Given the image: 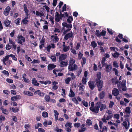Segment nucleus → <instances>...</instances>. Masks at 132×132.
<instances>
[{
    "label": "nucleus",
    "mask_w": 132,
    "mask_h": 132,
    "mask_svg": "<svg viewBox=\"0 0 132 132\" xmlns=\"http://www.w3.org/2000/svg\"><path fill=\"white\" fill-rule=\"evenodd\" d=\"M21 22V18H19L15 20V23L17 25H19L20 24Z\"/></svg>",
    "instance_id": "c756f323"
},
{
    "label": "nucleus",
    "mask_w": 132,
    "mask_h": 132,
    "mask_svg": "<svg viewBox=\"0 0 132 132\" xmlns=\"http://www.w3.org/2000/svg\"><path fill=\"white\" fill-rule=\"evenodd\" d=\"M68 64V63L67 62L62 61L60 62V66L61 67H64L67 66Z\"/></svg>",
    "instance_id": "6ab92c4d"
},
{
    "label": "nucleus",
    "mask_w": 132,
    "mask_h": 132,
    "mask_svg": "<svg viewBox=\"0 0 132 132\" xmlns=\"http://www.w3.org/2000/svg\"><path fill=\"white\" fill-rule=\"evenodd\" d=\"M82 82L83 84L85 85L87 82L86 78L83 77L82 80Z\"/></svg>",
    "instance_id": "5fc2aeb1"
},
{
    "label": "nucleus",
    "mask_w": 132,
    "mask_h": 132,
    "mask_svg": "<svg viewBox=\"0 0 132 132\" xmlns=\"http://www.w3.org/2000/svg\"><path fill=\"white\" fill-rule=\"evenodd\" d=\"M78 86L79 87V90L83 91L84 90L83 88L84 87V85H82L81 83H79V85H78Z\"/></svg>",
    "instance_id": "58836bf2"
},
{
    "label": "nucleus",
    "mask_w": 132,
    "mask_h": 132,
    "mask_svg": "<svg viewBox=\"0 0 132 132\" xmlns=\"http://www.w3.org/2000/svg\"><path fill=\"white\" fill-rule=\"evenodd\" d=\"M125 112L128 114H130L131 112L130 107H127L125 110Z\"/></svg>",
    "instance_id": "e433bc0d"
},
{
    "label": "nucleus",
    "mask_w": 132,
    "mask_h": 132,
    "mask_svg": "<svg viewBox=\"0 0 132 132\" xmlns=\"http://www.w3.org/2000/svg\"><path fill=\"white\" fill-rule=\"evenodd\" d=\"M72 101L76 104H78L79 103V102L78 100H77L76 98L75 97L73 98L72 99Z\"/></svg>",
    "instance_id": "de8ad7c7"
},
{
    "label": "nucleus",
    "mask_w": 132,
    "mask_h": 132,
    "mask_svg": "<svg viewBox=\"0 0 132 132\" xmlns=\"http://www.w3.org/2000/svg\"><path fill=\"white\" fill-rule=\"evenodd\" d=\"M22 23L24 24H27L29 23V21L27 19L24 20V19H22Z\"/></svg>",
    "instance_id": "37998d69"
},
{
    "label": "nucleus",
    "mask_w": 132,
    "mask_h": 132,
    "mask_svg": "<svg viewBox=\"0 0 132 132\" xmlns=\"http://www.w3.org/2000/svg\"><path fill=\"white\" fill-rule=\"evenodd\" d=\"M44 99L47 102H50L51 100L50 96L49 95H46L44 97Z\"/></svg>",
    "instance_id": "c85d7f7f"
},
{
    "label": "nucleus",
    "mask_w": 132,
    "mask_h": 132,
    "mask_svg": "<svg viewBox=\"0 0 132 132\" xmlns=\"http://www.w3.org/2000/svg\"><path fill=\"white\" fill-rule=\"evenodd\" d=\"M51 58L53 62H56V58L55 56L52 55L51 56Z\"/></svg>",
    "instance_id": "bf43d9fd"
},
{
    "label": "nucleus",
    "mask_w": 132,
    "mask_h": 132,
    "mask_svg": "<svg viewBox=\"0 0 132 132\" xmlns=\"http://www.w3.org/2000/svg\"><path fill=\"white\" fill-rule=\"evenodd\" d=\"M67 57V55L65 54H61L59 57V61L65 60Z\"/></svg>",
    "instance_id": "9d476101"
},
{
    "label": "nucleus",
    "mask_w": 132,
    "mask_h": 132,
    "mask_svg": "<svg viewBox=\"0 0 132 132\" xmlns=\"http://www.w3.org/2000/svg\"><path fill=\"white\" fill-rule=\"evenodd\" d=\"M40 62V61L39 60H36L34 59L33 61L31 62V63L33 64H35V63H39Z\"/></svg>",
    "instance_id": "052dcab7"
},
{
    "label": "nucleus",
    "mask_w": 132,
    "mask_h": 132,
    "mask_svg": "<svg viewBox=\"0 0 132 132\" xmlns=\"http://www.w3.org/2000/svg\"><path fill=\"white\" fill-rule=\"evenodd\" d=\"M12 110L13 112H16L19 111V109L17 107L16 108H12Z\"/></svg>",
    "instance_id": "79ce46f5"
},
{
    "label": "nucleus",
    "mask_w": 132,
    "mask_h": 132,
    "mask_svg": "<svg viewBox=\"0 0 132 132\" xmlns=\"http://www.w3.org/2000/svg\"><path fill=\"white\" fill-rule=\"evenodd\" d=\"M99 125L100 129L102 128V130L105 131H107L108 130V128L106 126H104L102 127V125L103 123L101 121H100L99 122Z\"/></svg>",
    "instance_id": "423d86ee"
},
{
    "label": "nucleus",
    "mask_w": 132,
    "mask_h": 132,
    "mask_svg": "<svg viewBox=\"0 0 132 132\" xmlns=\"http://www.w3.org/2000/svg\"><path fill=\"white\" fill-rule=\"evenodd\" d=\"M80 126V123H75L74 124V126L75 127L78 128Z\"/></svg>",
    "instance_id": "774afa93"
},
{
    "label": "nucleus",
    "mask_w": 132,
    "mask_h": 132,
    "mask_svg": "<svg viewBox=\"0 0 132 132\" xmlns=\"http://www.w3.org/2000/svg\"><path fill=\"white\" fill-rule=\"evenodd\" d=\"M101 102H97L95 104L94 108L90 107V110L93 112H94L96 113H98L99 110V108L100 107Z\"/></svg>",
    "instance_id": "f03ea898"
},
{
    "label": "nucleus",
    "mask_w": 132,
    "mask_h": 132,
    "mask_svg": "<svg viewBox=\"0 0 132 132\" xmlns=\"http://www.w3.org/2000/svg\"><path fill=\"white\" fill-rule=\"evenodd\" d=\"M54 112L55 113L54 116L55 120L56 121H57V120L58 119V115H59V113L57 112V111L56 110H54Z\"/></svg>",
    "instance_id": "bb28decb"
},
{
    "label": "nucleus",
    "mask_w": 132,
    "mask_h": 132,
    "mask_svg": "<svg viewBox=\"0 0 132 132\" xmlns=\"http://www.w3.org/2000/svg\"><path fill=\"white\" fill-rule=\"evenodd\" d=\"M55 21L56 23L59 22L61 20L60 18V15L57 12H56L55 13Z\"/></svg>",
    "instance_id": "39448f33"
},
{
    "label": "nucleus",
    "mask_w": 132,
    "mask_h": 132,
    "mask_svg": "<svg viewBox=\"0 0 132 132\" xmlns=\"http://www.w3.org/2000/svg\"><path fill=\"white\" fill-rule=\"evenodd\" d=\"M62 12L61 11H60V18H61V20L62 19V18H65V17H68V15L67 12H65L64 14H62Z\"/></svg>",
    "instance_id": "f8f14e48"
},
{
    "label": "nucleus",
    "mask_w": 132,
    "mask_h": 132,
    "mask_svg": "<svg viewBox=\"0 0 132 132\" xmlns=\"http://www.w3.org/2000/svg\"><path fill=\"white\" fill-rule=\"evenodd\" d=\"M113 65L115 68H117L119 67L118 63L116 61H114L113 62Z\"/></svg>",
    "instance_id": "09e8293b"
},
{
    "label": "nucleus",
    "mask_w": 132,
    "mask_h": 132,
    "mask_svg": "<svg viewBox=\"0 0 132 132\" xmlns=\"http://www.w3.org/2000/svg\"><path fill=\"white\" fill-rule=\"evenodd\" d=\"M56 65L53 64H49L47 66V68L48 70H51L53 69L54 68L56 67Z\"/></svg>",
    "instance_id": "4468645a"
},
{
    "label": "nucleus",
    "mask_w": 132,
    "mask_h": 132,
    "mask_svg": "<svg viewBox=\"0 0 132 132\" xmlns=\"http://www.w3.org/2000/svg\"><path fill=\"white\" fill-rule=\"evenodd\" d=\"M9 56H10V57H12V59L15 61H17V58L15 57V56L13 55V54H10V55H9Z\"/></svg>",
    "instance_id": "3c124183"
},
{
    "label": "nucleus",
    "mask_w": 132,
    "mask_h": 132,
    "mask_svg": "<svg viewBox=\"0 0 132 132\" xmlns=\"http://www.w3.org/2000/svg\"><path fill=\"white\" fill-rule=\"evenodd\" d=\"M42 116L44 118L47 117L48 116V114L47 113L44 111L42 113Z\"/></svg>",
    "instance_id": "a19ab883"
},
{
    "label": "nucleus",
    "mask_w": 132,
    "mask_h": 132,
    "mask_svg": "<svg viewBox=\"0 0 132 132\" xmlns=\"http://www.w3.org/2000/svg\"><path fill=\"white\" fill-rule=\"evenodd\" d=\"M105 70L107 72L110 71L112 69V66L111 64H106L105 65Z\"/></svg>",
    "instance_id": "ddd939ff"
},
{
    "label": "nucleus",
    "mask_w": 132,
    "mask_h": 132,
    "mask_svg": "<svg viewBox=\"0 0 132 132\" xmlns=\"http://www.w3.org/2000/svg\"><path fill=\"white\" fill-rule=\"evenodd\" d=\"M69 46H66L63 48V51L64 52H66L69 49Z\"/></svg>",
    "instance_id": "338daca9"
},
{
    "label": "nucleus",
    "mask_w": 132,
    "mask_h": 132,
    "mask_svg": "<svg viewBox=\"0 0 132 132\" xmlns=\"http://www.w3.org/2000/svg\"><path fill=\"white\" fill-rule=\"evenodd\" d=\"M17 38L18 39H20L22 41V42L23 43L25 42V37L21 35H19L18 36Z\"/></svg>",
    "instance_id": "b1692460"
},
{
    "label": "nucleus",
    "mask_w": 132,
    "mask_h": 132,
    "mask_svg": "<svg viewBox=\"0 0 132 132\" xmlns=\"http://www.w3.org/2000/svg\"><path fill=\"white\" fill-rule=\"evenodd\" d=\"M6 49L7 50H9L12 48L11 46L9 45V44H6Z\"/></svg>",
    "instance_id": "6e6d98bb"
},
{
    "label": "nucleus",
    "mask_w": 132,
    "mask_h": 132,
    "mask_svg": "<svg viewBox=\"0 0 132 132\" xmlns=\"http://www.w3.org/2000/svg\"><path fill=\"white\" fill-rule=\"evenodd\" d=\"M105 95V92L104 91H102L98 95V97L100 100H102L104 97Z\"/></svg>",
    "instance_id": "2eb2a0df"
},
{
    "label": "nucleus",
    "mask_w": 132,
    "mask_h": 132,
    "mask_svg": "<svg viewBox=\"0 0 132 132\" xmlns=\"http://www.w3.org/2000/svg\"><path fill=\"white\" fill-rule=\"evenodd\" d=\"M67 9V5L66 4H64V5L62 7V10L61 11L62 12H63L64 11H66Z\"/></svg>",
    "instance_id": "4d7b16f0"
},
{
    "label": "nucleus",
    "mask_w": 132,
    "mask_h": 132,
    "mask_svg": "<svg viewBox=\"0 0 132 132\" xmlns=\"http://www.w3.org/2000/svg\"><path fill=\"white\" fill-rule=\"evenodd\" d=\"M9 55L5 56V57L3 58V61L6 62L9 60Z\"/></svg>",
    "instance_id": "c03bdc74"
},
{
    "label": "nucleus",
    "mask_w": 132,
    "mask_h": 132,
    "mask_svg": "<svg viewBox=\"0 0 132 132\" xmlns=\"http://www.w3.org/2000/svg\"><path fill=\"white\" fill-rule=\"evenodd\" d=\"M100 107V111H102L104 109H107L106 108V105L105 104H102V103Z\"/></svg>",
    "instance_id": "5701e85b"
},
{
    "label": "nucleus",
    "mask_w": 132,
    "mask_h": 132,
    "mask_svg": "<svg viewBox=\"0 0 132 132\" xmlns=\"http://www.w3.org/2000/svg\"><path fill=\"white\" fill-rule=\"evenodd\" d=\"M73 37V34L71 31L70 33H68L65 34L64 37V39L67 40H68L69 38Z\"/></svg>",
    "instance_id": "6e6552de"
},
{
    "label": "nucleus",
    "mask_w": 132,
    "mask_h": 132,
    "mask_svg": "<svg viewBox=\"0 0 132 132\" xmlns=\"http://www.w3.org/2000/svg\"><path fill=\"white\" fill-rule=\"evenodd\" d=\"M98 90L99 91H101L102 90V88L103 87V81L102 80H96L95 81Z\"/></svg>",
    "instance_id": "7ed1b4c3"
},
{
    "label": "nucleus",
    "mask_w": 132,
    "mask_h": 132,
    "mask_svg": "<svg viewBox=\"0 0 132 132\" xmlns=\"http://www.w3.org/2000/svg\"><path fill=\"white\" fill-rule=\"evenodd\" d=\"M24 94H25L27 95L28 96H32L33 95V94L32 93L30 92L29 91H26V92H24Z\"/></svg>",
    "instance_id": "ea45409f"
},
{
    "label": "nucleus",
    "mask_w": 132,
    "mask_h": 132,
    "mask_svg": "<svg viewBox=\"0 0 132 132\" xmlns=\"http://www.w3.org/2000/svg\"><path fill=\"white\" fill-rule=\"evenodd\" d=\"M82 62H81L82 65H83L85 64L86 63V59L85 57H82Z\"/></svg>",
    "instance_id": "49530a36"
},
{
    "label": "nucleus",
    "mask_w": 132,
    "mask_h": 132,
    "mask_svg": "<svg viewBox=\"0 0 132 132\" xmlns=\"http://www.w3.org/2000/svg\"><path fill=\"white\" fill-rule=\"evenodd\" d=\"M106 60V59L105 57H103L102 58V60L101 61L102 67H103L105 66V65H106V64H107L106 63H105Z\"/></svg>",
    "instance_id": "4be33fe9"
},
{
    "label": "nucleus",
    "mask_w": 132,
    "mask_h": 132,
    "mask_svg": "<svg viewBox=\"0 0 132 132\" xmlns=\"http://www.w3.org/2000/svg\"><path fill=\"white\" fill-rule=\"evenodd\" d=\"M97 78L95 79V81H96L97 79L98 80H101L100 79L101 78V72H98L96 75Z\"/></svg>",
    "instance_id": "412c9836"
},
{
    "label": "nucleus",
    "mask_w": 132,
    "mask_h": 132,
    "mask_svg": "<svg viewBox=\"0 0 132 132\" xmlns=\"http://www.w3.org/2000/svg\"><path fill=\"white\" fill-rule=\"evenodd\" d=\"M78 68L77 65L75 64H74L72 65H69L68 66V69L69 71H75L77 70Z\"/></svg>",
    "instance_id": "0eeeda50"
},
{
    "label": "nucleus",
    "mask_w": 132,
    "mask_h": 132,
    "mask_svg": "<svg viewBox=\"0 0 132 132\" xmlns=\"http://www.w3.org/2000/svg\"><path fill=\"white\" fill-rule=\"evenodd\" d=\"M83 54H82L80 52H79L78 53V58L80 60L81 59H82V57L83 56Z\"/></svg>",
    "instance_id": "8fccbe9b"
},
{
    "label": "nucleus",
    "mask_w": 132,
    "mask_h": 132,
    "mask_svg": "<svg viewBox=\"0 0 132 132\" xmlns=\"http://www.w3.org/2000/svg\"><path fill=\"white\" fill-rule=\"evenodd\" d=\"M36 15L38 16H39L40 17L44 15V14L39 12L36 11Z\"/></svg>",
    "instance_id": "4c0bfd02"
},
{
    "label": "nucleus",
    "mask_w": 132,
    "mask_h": 132,
    "mask_svg": "<svg viewBox=\"0 0 132 132\" xmlns=\"http://www.w3.org/2000/svg\"><path fill=\"white\" fill-rule=\"evenodd\" d=\"M114 104V103L113 102L110 101V103L109 105V108H112L113 107Z\"/></svg>",
    "instance_id": "0e129e2a"
},
{
    "label": "nucleus",
    "mask_w": 132,
    "mask_h": 132,
    "mask_svg": "<svg viewBox=\"0 0 132 132\" xmlns=\"http://www.w3.org/2000/svg\"><path fill=\"white\" fill-rule=\"evenodd\" d=\"M119 93L118 89L116 88H114L112 91V94L113 95L115 96H118Z\"/></svg>",
    "instance_id": "9b49d317"
},
{
    "label": "nucleus",
    "mask_w": 132,
    "mask_h": 132,
    "mask_svg": "<svg viewBox=\"0 0 132 132\" xmlns=\"http://www.w3.org/2000/svg\"><path fill=\"white\" fill-rule=\"evenodd\" d=\"M62 25L63 27L67 28H71L72 27V25L71 24H68L65 22H63L62 23Z\"/></svg>",
    "instance_id": "a211bd4d"
},
{
    "label": "nucleus",
    "mask_w": 132,
    "mask_h": 132,
    "mask_svg": "<svg viewBox=\"0 0 132 132\" xmlns=\"http://www.w3.org/2000/svg\"><path fill=\"white\" fill-rule=\"evenodd\" d=\"M70 93L69 94V97H74L75 96V93L73 92L71 89H70Z\"/></svg>",
    "instance_id": "393cba45"
},
{
    "label": "nucleus",
    "mask_w": 132,
    "mask_h": 132,
    "mask_svg": "<svg viewBox=\"0 0 132 132\" xmlns=\"http://www.w3.org/2000/svg\"><path fill=\"white\" fill-rule=\"evenodd\" d=\"M87 128L86 127L81 128L78 130L79 132H83L86 130Z\"/></svg>",
    "instance_id": "603ef678"
},
{
    "label": "nucleus",
    "mask_w": 132,
    "mask_h": 132,
    "mask_svg": "<svg viewBox=\"0 0 132 132\" xmlns=\"http://www.w3.org/2000/svg\"><path fill=\"white\" fill-rule=\"evenodd\" d=\"M32 83L34 86H38L39 85V84L37 82L35 78H33Z\"/></svg>",
    "instance_id": "aec40b11"
},
{
    "label": "nucleus",
    "mask_w": 132,
    "mask_h": 132,
    "mask_svg": "<svg viewBox=\"0 0 132 132\" xmlns=\"http://www.w3.org/2000/svg\"><path fill=\"white\" fill-rule=\"evenodd\" d=\"M2 72L4 74L6 75L9 76V73L8 71H6V70H4L3 71H2Z\"/></svg>",
    "instance_id": "e2e57ef3"
},
{
    "label": "nucleus",
    "mask_w": 132,
    "mask_h": 132,
    "mask_svg": "<svg viewBox=\"0 0 132 132\" xmlns=\"http://www.w3.org/2000/svg\"><path fill=\"white\" fill-rule=\"evenodd\" d=\"M88 85L89 88L92 90H93L96 87L95 82L91 80L89 81L88 82Z\"/></svg>",
    "instance_id": "20e7f679"
},
{
    "label": "nucleus",
    "mask_w": 132,
    "mask_h": 132,
    "mask_svg": "<svg viewBox=\"0 0 132 132\" xmlns=\"http://www.w3.org/2000/svg\"><path fill=\"white\" fill-rule=\"evenodd\" d=\"M119 55V53L117 52H116L114 53V54L113 55V56L115 58L118 57Z\"/></svg>",
    "instance_id": "13d9d810"
},
{
    "label": "nucleus",
    "mask_w": 132,
    "mask_h": 132,
    "mask_svg": "<svg viewBox=\"0 0 132 132\" xmlns=\"http://www.w3.org/2000/svg\"><path fill=\"white\" fill-rule=\"evenodd\" d=\"M71 30V28H68L67 30H64L63 32V34L64 35H65L66 34L67 32L68 31H70Z\"/></svg>",
    "instance_id": "69168bd1"
},
{
    "label": "nucleus",
    "mask_w": 132,
    "mask_h": 132,
    "mask_svg": "<svg viewBox=\"0 0 132 132\" xmlns=\"http://www.w3.org/2000/svg\"><path fill=\"white\" fill-rule=\"evenodd\" d=\"M71 79L70 77L68 78L65 79L64 81L65 83L67 84H69L70 81Z\"/></svg>",
    "instance_id": "c9c22d12"
},
{
    "label": "nucleus",
    "mask_w": 132,
    "mask_h": 132,
    "mask_svg": "<svg viewBox=\"0 0 132 132\" xmlns=\"http://www.w3.org/2000/svg\"><path fill=\"white\" fill-rule=\"evenodd\" d=\"M11 9L10 7L8 6L5 8L3 12L5 16H7L9 14Z\"/></svg>",
    "instance_id": "1a4fd4ad"
},
{
    "label": "nucleus",
    "mask_w": 132,
    "mask_h": 132,
    "mask_svg": "<svg viewBox=\"0 0 132 132\" xmlns=\"http://www.w3.org/2000/svg\"><path fill=\"white\" fill-rule=\"evenodd\" d=\"M11 21H9L8 19L5 20L4 22L5 26L7 28L9 27L11 23Z\"/></svg>",
    "instance_id": "f3484780"
},
{
    "label": "nucleus",
    "mask_w": 132,
    "mask_h": 132,
    "mask_svg": "<svg viewBox=\"0 0 132 132\" xmlns=\"http://www.w3.org/2000/svg\"><path fill=\"white\" fill-rule=\"evenodd\" d=\"M26 75L25 73H24L23 75L22 78L24 81L27 83L29 82V79H28L26 78Z\"/></svg>",
    "instance_id": "473e14b6"
},
{
    "label": "nucleus",
    "mask_w": 132,
    "mask_h": 132,
    "mask_svg": "<svg viewBox=\"0 0 132 132\" xmlns=\"http://www.w3.org/2000/svg\"><path fill=\"white\" fill-rule=\"evenodd\" d=\"M86 123L88 126H90L92 125V121L91 120L88 119L86 121Z\"/></svg>",
    "instance_id": "f704fd0d"
},
{
    "label": "nucleus",
    "mask_w": 132,
    "mask_h": 132,
    "mask_svg": "<svg viewBox=\"0 0 132 132\" xmlns=\"http://www.w3.org/2000/svg\"><path fill=\"white\" fill-rule=\"evenodd\" d=\"M75 59L72 58H70L69 61V66L73 65L75 63Z\"/></svg>",
    "instance_id": "a878e982"
},
{
    "label": "nucleus",
    "mask_w": 132,
    "mask_h": 132,
    "mask_svg": "<svg viewBox=\"0 0 132 132\" xmlns=\"http://www.w3.org/2000/svg\"><path fill=\"white\" fill-rule=\"evenodd\" d=\"M95 34L98 37H100V31L99 30H96V32H95Z\"/></svg>",
    "instance_id": "a18cd8bd"
},
{
    "label": "nucleus",
    "mask_w": 132,
    "mask_h": 132,
    "mask_svg": "<svg viewBox=\"0 0 132 132\" xmlns=\"http://www.w3.org/2000/svg\"><path fill=\"white\" fill-rule=\"evenodd\" d=\"M23 8L24 12L25 13H29V11L27 8V5L26 4H24Z\"/></svg>",
    "instance_id": "2f4dec72"
},
{
    "label": "nucleus",
    "mask_w": 132,
    "mask_h": 132,
    "mask_svg": "<svg viewBox=\"0 0 132 132\" xmlns=\"http://www.w3.org/2000/svg\"><path fill=\"white\" fill-rule=\"evenodd\" d=\"M5 120V118L4 116L1 115L0 117V123L2 122V121H4Z\"/></svg>",
    "instance_id": "680f3d73"
},
{
    "label": "nucleus",
    "mask_w": 132,
    "mask_h": 132,
    "mask_svg": "<svg viewBox=\"0 0 132 132\" xmlns=\"http://www.w3.org/2000/svg\"><path fill=\"white\" fill-rule=\"evenodd\" d=\"M97 46L96 43L94 41H93L91 42V46H92L93 48H95Z\"/></svg>",
    "instance_id": "7c9ffc66"
},
{
    "label": "nucleus",
    "mask_w": 132,
    "mask_h": 132,
    "mask_svg": "<svg viewBox=\"0 0 132 132\" xmlns=\"http://www.w3.org/2000/svg\"><path fill=\"white\" fill-rule=\"evenodd\" d=\"M106 31L103 30L102 31L100 32V37L101 36H104L106 34Z\"/></svg>",
    "instance_id": "864d4df0"
},
{
    "label": "nucleus",
    "mask_w": 132,
    "mask_h": 132,
    "mask_svg": "<svg viewBox=\"0 0 132 132\" xmlns=\"http://www.w3.org/2000/svg\"><path fill=\"white\" fill-rule=\"evenodd\" d=\"M38 94L40 96L43 97L45 93H44L41 92L40 90H38L35 92L34 94Z\"/></svg>",
    "instance_id": "dca6fc26"
},
{
    "label": "nucleus",
    "mask_w": 132,
    "mask_h": 132,
    "mask_svg": "<svg viewBox=\"0 0 132 132\" xmlns=\"http://www.w3.org/2000/svg\"><path fill=\"white\" fill-rule=\"evenodd\" d=\"M72 123L71 122H67L65 125L66 127H69L72 128Z\"/></svg>",
    "instance_id": "72a5a7b5"
},
{
    "label": "nucleus",
    "mask_w": 132,
    "mask_h": 132,
    "mask_svg": "<svg viewBox=\"0 0 132 132\" xmlns=\"http://www.w3.org/2000/svg\"><path fill=\"white\" fill-rule=\"evenodd\" d=\"M117 77H115L112 78L111 79V81L113 85H114L118 84L117 87L119 88H121L122 90L123 91H125L126 90V81L123 80L122 81V82L121 81H119L117 80Z\"/></svg>",
    "instance_id": "f257e3e1"
},
{
    "label": "nucleus",
    "mask_w": 132,
    "mask_h": 132,
    "mask_svg": "<svg viewBox=\"0 0 132 132\" xmlns=\"http://www.w3.org/2000/svg\"><path fill=\"white\" fill-rule=\"evenodd\" d=\"M19 97H20V95H16L13 96L11 97V100L12 101H16L18 99H19Z\"/></svg>",
    "instance_id": "cd10ccee"
}]
</instances>
